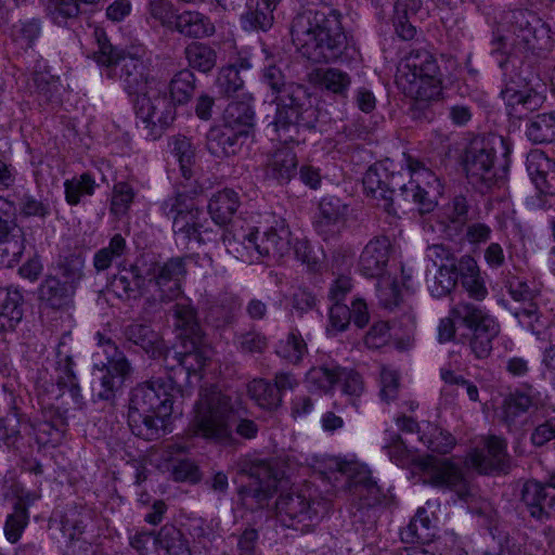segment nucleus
<instances>
[{
    "label": "nucleus",
    "instance_id": "nucleus-1",
    "mask_svg": "<svg viewBox=\"0 0 555 555\" xmlns=\"http://www.w3.org/2000/svg\"><path fill=\"white\" fill-rule=\"evenodd\" d=\"M408 168L411 180L402 183L400 173L389 170L387 163H378L371 166L363 177V188L367 196L376 201L387 214L395 215L392 194L396 189L402 191L406 197L411 196L421 214H426L437 205V197L441 194L442 186L438 177L417 159L408 157Z\"/></svg>",
    "mask_w": 555,
    "mask_h": 555
},
{
    "label": "nucleus",
    "instance_id": "nucleus-2",
    "mask_svg": "<svg viewBox=\"0 0 555 555\" xmlns=\"http://www.w3.org/2000/svg\"><path fill=\"white\" fill-rule=\"evenodd\" d=\"M233 415L234 408L231 397L217 386L205 387L199 392L191 429L195 436L228 446L234 441Z\"/></svg>",
    "mask_w": 555,
    "mask_h": 555
},
{
    "label": "nucleus",
    "instance_id": "nucleus-3",
    "mask_svg": "<svg viewBox=\"0 0 555 555\" xmlns=\"http://www.w3.org/2000/svg\"><path fill=\"white\" fill-rule=\"evenodd\" d=\"M398 88L409 98L428 102L440 96L442 80L435 56L425 50L412 51L399 65Z\"/></svg>",
    "mask_w": 555,
    "mask_h": 555
},
{
    "label": "nucleus",
    "instance_id": "nucleus-4",
    "mask_svg": "<svg viewBox=\"0 0 555 555\" xmlns=\"http://www.w3.org/2000/svg\"><path fill=\"white\" fill-rule=\"evenodd\" d=\"M146 287L143 292L145 299L144 311L150 313L177 299L181 294V282L185 278L184 258L172 257L167 261H153L144 271Z\"/></svg>",
    "mask_w": 555,
    "mask_h": 555
},
{
    "label": "nucleus",
    "instance_id": "nucleus-5",
    "mask_svg": "<svg viewBox=\"0 0 555 555\" xmlns=\"http://www.w3.org/2000/svg\"><path fill=\"white\" fill-rule=\"evenodd\" d=\"M451 314L470 332L468 346L476 359H487L492 351V343L499 336V322L480 306L459 301L451 308Z\"/></svg>",
    "mask_w": 555,
    "mask_h": 555
},
{
    "label": "nucleus",
    "instance_id": "nucleus-6",
    "mask_svg": "<svg viewBox=\"0 0 555 555\" xmlns=\"http://www.w3.org/2000/svg\"><path fill=\"white\" fill-rule=\"evenodd\" d=\"M99 50L95 52L96 61L105 66L113 67L115 74H119L125 88L130 94L137 96L149 90L150 86L157 85L154 80H147L144 75V65L138 52L134 54L118 52L108 41L107 37H95Z\"/></svg>",
    "mask_w": 555,
    "mask_h": 555
},
{
    "label": "nucleus",
    "instance_id": "nucleus-7",
    "mask_svg": "<svg viewBox=\"0 0 555 555\" xmlns=\"http://www.w3.org/2000/svg\"><path fill=\"white\" fill-rule=\"evenodd\" d=\"M545 85L539 77L529 73L528 68L516 73L514 69L506 74L505 86L501 96L511 107V114L522 117L528 112L535 109L543 101Z\"/></svg>",
    "mask_w": 555,
    "mask_h": 555
},
{
    "label": "nucleus",
    "instance_id": "nucleus-8",
    "mask_svg": "<svg viewBox=\"0 0 555 555\" xmlns=\"http://www.w3.org/2000/svg\"><path fill=\"white\" fill-rule=\"evenodd\" d=\"M134 108L146 135L153 139L158 138L176 117L173 105L162 94L157 85L150 86L149 90L137 96Z\"/></svg>",
    "mask_w": 555,
    "mask_h": 555
},
{
    "label": "nucleus",
    "instance_id": "nucleus-9",
    "mask_svg": "<svg viewBox=\"0 0 555 555\" xmlns=\"http://www.w3.org/2000/svg\"><path fill=\"white\" fill-rule=\"evenodd\" d=\"M305 93L300 86L288 85L278 92V112L272 122L273 131L284 145L299 143L300 131L298 121L301 115L300 95Z\"/></svg>",
    "mask_w": 555,
    "mask_h": 555
},
{
    "label": "nucleus",
    "instance_id": "nucleus-10",
    "mask_svg": "<svg viewBox=\"0 0 555 555\" xmlns=\"http://www.w3.org/2000/svg\"><path fill=\"white\" fill-rule=\"evenodd\" d=\"M149 14L169 30L181 35H212L215 26L210 20L197 11H184L176 15L173 4L169 0H150Z\"/></svg>",
    "mask_w": 555,
    "mask_h": 555
},
{
    "label": "nucleus",
    "instance_id": "nucleus-11",
    "mask_svg": "<svg viewBox=\"0 0 555 555\" xmlns=\"http://www.w3.org/2000/svg\"><path fill=\"white\" fill-rule=\"evenodd\" d=\"M175 384L172 377H168L138 385L131 391L128 412L157 413L160 416H170L172 412L171 391Z\"/></svg>",
    "mask_w": 555,
    "mask_h": 555
},
{
    "label": "nucleus",
    "instance_id": "nucleus-12",
    "mask_svg": "<svg viewBox=\"0 0 555 555\" xmlns=\"http://www.w3.org/2000/svg\"><path fill=\"white\" fill-rule=\"evenodd\" d=\"M495 149L489 140H476L467 149L464 169L469 182L481 191L490 189L498 181L494 168Z\"/></svg>",
    "mask_w": 555,
    "mask_h": 555
},
{
    "label": "nucleus",
    "instance_id": "nucleus-13",
    "mask_svg": "<svg viewBox=\"0 0 555 555\" xmlns=\"http://www.w3.org/2000/svg\"><path fill=\"white\" fill-rule=\"evenodd\" d=\"M14 203L0 196V267L15 266L25 249L23 229L14 218Z\"/></svg>",
    "mask_w": 555,
    "mask_h": 555
},
{
    "label": "nucleus",
    "instance_id": "nucleus-14",
    "mask_svg": "<svg viewBox=\"0 0 555 555\" xmlns=\"http://www.w3.org/2000/svg\"><path fill=\"white\" fill-rule=\"evenodd\" d=\"M345 20L336 10L327 13L308 10L297 14L291 24V35H346Z\"/></svg>",
    "mask_w": 555,
    "mask_h": 555
},
{
    "label": "nucleus",
    "instance_id": "nucleus-15",
    "mask_svg": "<svg viewBox=\"0 0 555 555\" xmlns=\"http://www.w3.org/2000/svg\"><path fill=\"white\" fill-rule=\"evenodd\" d=\"M241 472L249 477L250 482L240 489V495L243 500L253 499L258 506H263L278 487V478L271 466L262 460H255L244 462Z\"/></svg>",
    "mask_w": 555,
    "mask_h": 555
},
{
    "label": "nucleus",
    "instance_id": "nucleus-16",
    "mask_svg": "<svg viewBox=\"0 0 555 555\" xmlns=\"http://www.w3.org/2000/svg\"><path fill=\"white\" fill-rule=\"evenodd\" d=\"M325 508L324 503L308 500L300 493L281 494L276 501L278 517L287 527H293L294 521L300 524L317 520Z\"/></svg>",
    "mask_w": 555,
    "mask_h": 555
},
{
    "label": "nucleus",
    "instance_id": "nucleus-17",
    "mask_svg": "<svg viewBox=\"0 0 555 555\" xmlns=\"http://www.w3.org/2000/svg\"><path fill=\"white\" fill-rule=\"evenodd\" d=\"M420 467L425 473L429 483L437 487H447L455 491L459 498L469 495V486L462 472L452 463L428 456L420 461Z\"/></svg>",
    "mask_w": 555,
    "mask_h": 555
},
{
    "label": "nucleus",
    "instance_id": "nucleus-18",
    "mask_svg": "<svg viewBox=\"0 0 555 555\" xmlns=\"http://www.w3.org/2000/svg\"><path fill=\"white\" fill-rule=\"evenodd\" d=\"M392 249L391 241L387 236H376L369 241L359 259L362 274L367 278L383 276Z\"/></svg>",
    "mask_w": 555,
    "mask_h": 555
},
{
    "label": "nucleus",
    "instance_id": "nucleus-19",
    "mask_svg": "<svg viewBox=\"0 0 555 555\" xmlns=\"http://www.w3.org/2000/svg\"><path fill=\"white\" fill-rule=\"evenodd\" d=\"M184 198L179 195L170 197L163 204L164 211L173 215L172 229L176 234H184V237H195L199 231L201 224L198 217L201 211L193 205H186Z\"/></svg>",
    "mask_w": 555,
    "mask_h": 555
},
{
    "label": "nucleus",
    "instance_id": "nucleus-20",
    "mask_svg": "<svg viewBox=\"0 0 555 555\" xmlns=\"http://www.w3.org/2000/svg\"><path fill=\"white\" fill-rule=\"evenodd\" d=\"M508 292L515 301L528 304V307L515 309L514 315L532 332L539 333L543 324L540 323L537 305L532 302L533 291L527 282L519 278H512L508 281Z\"/></svg>",
    "mask_w": 555,
    "mask_h": 555
},
{
    "label": "nucleus",
    "instance_id": "nucleus-21",
    "mask_svg": "<svg viewBox=\"0 0 555 555\" xmlns=\"http://www.w3.org/2000/svg\"><path fill=\"white\" fill-rule=\"evenodd\" d=\"M469 462L479 473L490 474L494 470H504L507 463L506 443L503 439L490 436L486 439V452L474 451Z\"/></svg>",
    "mask_w": 555,
    "mask_h": 555
},
{
    "label": "nucleus",
    "instance_id": "nucleus-22",
    "mask_svg": "<svg viewBox=\"0 0 555 555\" xmlns=\"http://www.w3.org/2000/svg\"><path fill=\"white\" fill-rule=\"evenodd\" d=\"M307 81L339 98H347L351 86L349 74L336 67H317L307 74Z\"/></svg>",
    "mask_w": 555,
    "mask_h": 555
},
{
    "label": "nucleus",
    "instance_id": "nucleus-23",
    "mask_svg": "<svg viewBox=\"0 0 555 555\" xmlns=\"http://www.w3.org/2000/svg\"><path fill=\"white\" fill-rule=\"evenodd\" d=\"M527 170L535 188L543 194H555V162L540 150L527 156Z\"/></svg>",
    "mask_w": 555,
    "mask_h": 555
},
{
    "label": "nucleus",
    "instance_id": "nucleus-24",
    "mask_svg": "<svg viewBox=\"0 0 555 555\" xmlns=\"http://www.w3.org/2000/svg\"><path fill=\"white\" fill-rule=\"evenodd\" d=\"M95 339L98 344L93 353L94 366L101 371L107 366L121 375H130L132 372L131 364L113 339L102 333H96Z\"/></svg>",
    "mask_w": 555,
    "mask_h": 555
},
{
    "label": "nucleus",
    "instance_id": "nucleus-25",
    "mask_svg": "<svg viewBox=\"0 0 555 555\" xmlns=\"http://www.w3.org/2000/svg\"><path fill=\"white\" fill-rule=\"evenodd\" d=\"M291 230L284 220L276 221L275 224L259 235L258 254L262 257L280 259L291 250Z\"/></svg>",
    "mask_w": 555,
    "mask_h": 555
},
{
    "label": "nucleus",
    "instance_id": "nucleus-26",
    "mask_svg": "<svg viewBox=\"0 0 555 555\" xmlns=\"http://www.w3.org/2000/svg\"><path fill=\"white\" fill-rule=\"evenodd\" d=\"M245 137L242 130H234L224 125L212 128L207 134V150L218 158L235 155L241 150Z\"/></svg>",
    "mask_w": 555,
    "mask_h": 555
},
{
    "label": "nucleus",
    "instance_id": "nucleus-27",
    "mask_svg": "<svg viewBox=\"0 0 555 555\" xmlns=\"http://www.w3.org/2000/svg\"><path fill=\"white\" fill-rule=\"evenodd\" d=\"M297 39L295 43L299 46L301 55L314 63L333 62L341 53V44L336 37H308L305 41L300 37Z\"/></svg>",
    "mask_w": 555,
    "mask_h": 555
},
{
    "label": "nucleus",
    "instance_id": "nucleus-28",
    "mask_svg": "<svg viewBox=\"0 0 555 555\" xmlns=\"http://www.w3.org/2000/svg\"><path fill=\"white\" fill-rule=\"evenodd\" d=\"M124 334L129 341L140 346L151 357L167 359L169 350L160 335L151 326L133 323L125 328Z\"/></svg>",
    "mask_w": 555,
    "mask_h": 555
},
{
    "label": "nucleus",
    "instance_id": "nucleus-29",
    "mask_svg": "<svg viewBox=\"0 0 555 555\" xmlns=\"http://www.w3.org/2000/svg\"><path fill=\"white\" fill-rule=\"evenodd\" d=\"M521 501L537 519L548 518V509L555 507V495H550L545 487L535 480H528L521 489Z\"/></svg>",
    "mask_w": 555,
    "mask_h": 555
},
{
    "label": "nucleus",
    "instance_id": "nucleus-30",
    "mask_svg": "<svg viewBox=\"0 0 555 555\" xmlns=\"http://www.w3.org/2000/svg\"><path fill=\"white\" fill-rule=\"evenodd\" d=\"M298 160L289 147L276 150L266 165V177L280 184L288 183L297 172Z\"/></svg>",
    "mask_w": 555,
    "mask_h": 555
},
{
    "label": "nucleus",
    "instance_id": "nucleus-31",
    "mask_svg": "<svg viewBox=\"0 0 555 555\" xmlns=\"http://www.w3.org/2000/svg\"><path fill=\"white\" fill-rule=\"evenodd\" d=\"M224 243L228 251L233 254L235 258L243 262L251 263L261 258L258 254L259 248V231L250 228L248 232L224 236Z\"/></svg>",
    "mask_w": 555,
    "mask_h": 555
},
{
    "label": "nucleus",
    "instance_id": "nucleus-32",
    "mask_svg": "<svg viewBox=\"0 0 555 555\" xmlns=\"http://www.w3.org/2000/svg\"><path fill=\"white\" fill-rule=\"evenodd\" d=\"M23 296L12 288L0 287V333L12 332L23 319Z\"/></svg>",
    "mask_w": 555,
    "mask_h": 555
},
{
    "label": "nucleus",
    "instance_id": "nucleus-33",
    "mask_svg": "<svg viewBox=\"0 0 555 555\" xmlns=\"http://www.w3.org/2000/svg\"><path fill=\"white\" fill-rule=\"evenodd\" d=\"M154 544L164 550L167 555H199L190 546V541L173 525L163 526L154 538Z\"/></svg>",
    "mask_w": 555,
    "mask_h": 555
},
{
    "label": "nucleus",
    "instance_id": "nucleus-34",
    "mask_svg": "<svg viewBox=\"0 0 555 555\" xmlns=\"http://www.w3.org/2000/svg\"><path fill=\"white\" fill-rule=\"evenodd\" d=\"M167 417L157 413L128 412V424L132 434L137 437L144 440H154L165 431Z\"/></svg>",
    "mask_w": 555,
    "mask_h": 555
},
{
    "label": "nucleus",
    "instance_id": "nucleus-35",
    "mask_svg": "<svg viewBox=\"0 0 555 555\" xmlns=\"http://www.w3.org/2000/svg\"><path fill=\"white\" fill-rule=\"evenodd\" d=\"M76 291L60 282V280L47 275L40 285L39 297L47 306L53 309H62L73 302Z\"/></svg>",
    "mask_w": 555,
    "mask_h": 555
},
{
    "label": "nucleus",
    "instance_id": "nucleus-36",
    "mask_svg": "<svg viewBox=\"0 0 555 555\" xmlns=\"http://www.w3.org/2000/svg\"><path fill=\"white\" fill-rule=\"evenodd\" d=\"M238 206V194L233 190L224 189L212 195L208 204V212L217 224L223 225L231 221Z\"/></svg>",
    "mask_w": 555,
    "mask_h": 555
},
{
    "label": "nucleus",
    "instance_id": "nucleus-37",
    "mask_svg": "<svg viewBox=\"0 0 555 555\" xmlns=\"http://www.w3.org/2000/svg\"><path fill=\"white\" fill-rule=\"evenodd\" d=\"M511 24L509 31L513 34L524 33L526 35H547L551 26L535 13L528 10H515L506 15Z\"/></svg>",
    "mask_w": 555,
    "mask_h": 555
},
{
    "label": "nucleus",
    "instance_id": "nucleus-38",
    "mask_svg": "<svg viewBox=\"0 0 555 555\" xmlns=\"http://www.w3.org/2000/svg\"><path fill=\"white\" fill-rule=\"evenodd\" d=\"M352 500H359L361 507L373 506L379 503L382 492L370 473L359 472L349 482Z\"/></svg>",
    "mask_w": 555,
    "mask_h": 555
},
{
    "label": "nucleus",
    "instance_id": "nucleus-39",
    "mask_svg": "<svg viewBox=\"0 0 555 555\" xmlns=\"http://www.w3.org/2000/svg\"><path fill=\"white\" fill-rule=\"evenodd\" d=\"M255 113L250 104L246 101L231 102L223 113V125L234 129L242 130L247 135L254 126Z\"/></svg>",
    "mask_w": 555,
    "mask_h": 555
},
{
    "label": "nucleus",
    "instance_id": "nucleus-40",
    "mask_svg": "<svg viewBox=\"0 0 555 555\" xmlns=\"http://www.w3.org/2000/svg\"><path fill=\"white\" fill-rule=\"evenodd\" d=\"M420 7V0H398L395 3L392 25L396 35H404L405 33L413 35L416 33L414 22Z\"/></svg>",
    "mask_w": 555,
    "mask_h": 555
},
{
    "label": "nucleus",
    "instance_id": "nucleus-41",
    "mask_svg": "<svg viewBox=\"0 0 555 555\" xmlns=\"http://www.w3.org/2000/svg\"><path fill=\"white\" fill-rule=\"evenodd\" d=\"M111 286L120 298L135 297L137 294L143 297V292L146 287L145 274L137 266H131L130 276L127 274L116 275Z\"/></svg>",
    "mask_w": 555,
    "mask_h": 555
},
{
    "label": "nucleus",
    "instance_id": "nucleus-42",
    "mask_svg": "<svg viewBox=\"0 0 555 555\" xmlns=\"http://www.w3.org/2000/svg\"><path fill=\"white\" fill-rule=\"evenodd\" d=\"M431 529V520L427 511L418 508L409 525L401 530L400 537L404 543H425L429 542L434 537Z\"/></svg>",
    "mask_w": 555,
    "mask_h": 555
},
{
    "label": "nucleus",
    "instance_id": "nucleus-43",
    "mask_svg": "<svg viewBox=\"0 0 555 555\" xmlns=\"http://www.w3.org/2000/svg\"><path fill=\"white\" fill-rule=\"evenodd\" d=\"M83 260L77 256L65 257L61 259L53 271L48 274L50 278H55L64 284L77 289L79 283L83 278Z\"/></svg>",
    "mask_w": 555,
    "mask_h": 555
},
{
    "label": "nucleus",
    "instance_id": "nucleus-44",
    "mask_svg": "<svg viewBox=\"0 0 555 555\" xmlns=\"http://www.w3.org/2000/svg\"><path fill=\"white\" fill-rule=\"evenodd\" d=\"M320 215L315 222L320 233L327 235L328 225L339 223L347 214V205L336 197L323 198L320 203Z\"/></svg>",
    "mask_w": 555,
    "mask_h": 555
},
{
    "label": "nucleus",
    "instance_id": "nucleus-45",
    "mask_svg": "<svg viewBox=\"0 0 555 555\" xmlns=\"http://www.w3.org/2000/svg\"><path fill=\"white\" fill-rule=\"evenodd\" d=\"M169 149L171 154L179 162L182 176L185 179H190L192 177V166L195 162L196 152L191 140L181 134L173 135L169 140Z\"/></svg>",
    "mask_w": 555,
    "mask_h": 555
},
{
    "label": "nucleus",
    "instance_id": "nucleus-46",
    "mask_svg": "<svg viewBox=\"0 0 555 555\" xmlns=\"http://www.w3.org/2000/svg\"><path fill=\"white\" fill-rule=\"evenodd\" d=\"M249 397L263 409H275L282 402V396L264 379H254L247 386Z\"/></svg>",
    "mask_w": 555,
    "mask_h": 555
},
{
    "label": "nucleus",
    "instance_id": "nucleus-47",
    "mask_svg": "<svg viewBox=\"0 0 555 555\" xmlns=\"http://www.w3.org/2000/svg\"><path fill=\"white\" fill-rule=\"evenodd\" d=\"M527 137L534 143L555 141V114L537 115L527 127Z\"/></svg>",
    "mask_w": 555,
    "mask_h": 555
},
{
    "label": "nucleus",
    "instance_id": "nucleus-48",
    "mask_svg": "<svg viewBox=\"0 0 555 555\" xmlns=\"http://www.w3.org/2000/svg\"><path fill=\"white\" fill-rule=\"evenodd\" d=\"M456 281L455 263H439L437 273L428 280V289L434 297L439 298L449 294Z\"/></svg>",
    "mask_w": 555,
    "mask_h": 555
},
{
    "label": "nucleus",
    "instance_id": "nucleus-49",
    "mask_svg": "<svg viewBox=\"0 0 555 555\" xmlns=\"http://www.w3.org/2000/svg\"><path fill=\"white\" fill-rule=\"evenodd\" d=\"M99 383L93 385V393L100 400H112L130 375H121L112 367H105Z\"/></svg>",
    "mask_w": 555,
    "mask_h": 555
},
{
    "label": "nucleus",
    "instance_id": "nucleus-50",
    "mask_svg": "<svg viewBox=\"0 0 555 555\" xmlns=\"http://www.w3.org/2000/svg\"><path fill=\"white\" fill-rule=\"evenodd\" d=\"M194 75L190 70H181L175 75L169 85L172 105L188 103L193 96L195 85Z\"/></svg>",
    "mask_w": 555,
    "mask_h": 555
},
{
    "label": "nucleus",
    "instance_id": "nucleus-51",
    "mask_svg": "<svg viewBox=\"0 0 555 555\" xmlns=\"http://www.w3.org/2000/svg\"><path fill=\"white\" fill-rule=\"evenodd\" d=\"M127 249L126 240L120 234H115L108 246L101 248L94 254L93 266L96 271L108 269L113 261L124 255Z\"/></svg>",
    "mask_w": 555,
    "mask_h": 555
},
{
    "label": "nucleus",
    "instance_id": "nucleus-52",
    "mask_svg": "<svg viewBox=\"0 0 555 555\" xmlns=\"http://www.w3.org/2000/svg\"><path fill=\"white\" fill-rule=\"evenodd\" d=\"M192 350L175 353V359L181 366V370L186 374L201 371L206 365V362L210 357L208 348L196 346L194 343H192Z\"/></svg>",
    "mask_w": 555,
    "mask_h": 555
},
{
    "label": "nucleus",
    "instance_id": "nucleus-53",
    "mask_svg": "<svg viewBox=\"0 0 555 555\" xmlns=\"http://www.w3.org/2000/svg\"><path fill=\"white\" fill-rule=\"evenodd\" d=\"M307 344L298 331H292L278 346L276 353L291 363H299L307 353Z\"/></svg>",
    "mask_w": 555,
    "mask_h": 555
},
{
    "label": "nucleus",
    "instance_id": "nucleus-54",
    "mask_svg": "<svg viewBox=\"0 0 555 555\" xmlns=\"http://www.w3.org/2000/svg\"><path fill=\"white\" fill-rule=\"evenodd\" d=\"M185 54L189 64L203 73L209 72L215 65V52L206 44L192 42L185 49Z\"/></svg>",
    "mask_w": 555,
    "mask_h": 555
},
{
    "label": "nucleus",
    "instance_id": "nucleus-55",
    "mask_svg": "<svg viewBox=\"0 0 555 555\" xmlns=\"http://www.w3.org/2000/svg\"><path fill=\"white\" fill-rule=\"evenodd\" d=\"M64 186L67 203L77 205L81 196L93 194L95 181L90 173H82L79 178L66 180Z\"/></svg>",
    "mask_w": 555,
    "mask_h": 555
},
{
    "label": "nucleus",
    "instance_id": "nucleus-56",
    "mask_svg": "<svg viewBox=\"0 0 555 555\" xmlns=\"http://www.w3.org/2000/svg\"><path fill=\"white\" fill-rule=\"evenodd\" d=\"M65 344L61 343L56 350V373L57 384L70 389L77 388V379L74 373L72 356L64 350Z\"/></svg>",
    "mask_w": 555,
    "mask_h": 555
},
{
    "label": "nucleus",
    "instance_id": "nucleus-57",
    "mask_svg": "<svg viewBox=\"0 0 555 555\" xmlns=\"http://www.w3.org/2000/svg\"><path fill=\"white\" fill-rule=\"evenodd\" d=\"M28 524L27 508L21 503H17L14 507V512L7 518L4 526V534L10 543H16L25 527Z\"/></svg>",
    "mask_w": 555,
    "mask_h": 555
},
{
    "label": "nucleus",
    "instance_id": "nucleus-58",
    "mask_svg": "<svg viewBox=\"0 0 555 555\" xmlns=\"http://www.w3.org/2000/svg\"><path fill=\"white\" fill-rule=\"evenodd\" d=\"M429 427V437L427 438L425 435L420 436V440L424 442V444L431 451L437 453H448L455 446L454 437L448 433L438 428L436 426Z\"/></svg>",
    "mask_w": 555,
    "mask_h": 555
},
{
    "label": "nucleus",
    "instance_id": "nucleus-59",
    "mask_svg": "<svg viewBox=\"0 0 555 555\" xmlns=\"http://www.w3.org/2000/svg\"><path fill=\"white\" fill-rule=\"evenodd\" d=\"M135 197L133 188L128 182H118L114 185L111 211L114 215H125Z\"/></svg>",
    "mask_w": 555,
    "mask_h": 555
},
{
    "label": "nucleus",
    "instance_id": "nucleus-60",
    "mask_svg": "<svg viewBox=\"0 0 555 555\" xmlns=\"http://www.w3.org/2000/svg\"><path fill=\"white\" fill-rule=\"evenodd\" d=\"M242 28L245 31H268L273 24V15L260 9L250 10L241 16Z\"/></svg>",
    "mask_w": 555,
    "mask_h": 555
},
{
    "label": "nucleus",
    "instance_id": "nucleus-61",
    "mask_svg": "<svg viewBox=\"0 0 555 555\" xmlns=\"http://www.w3.org/2000/svg\"><path fill=\"white\" fill-rule=\"evenodd\" d=\"M338 369H328L326 366L312 367L307 373V383L322 391L331 390L337 383Z\"/></svg>",
    "mask_w": 555,
    "mask_h": 555
},
{
    "label": "nucleus",
    "instance_id": "nucleus-62",
    "mask_svg": "<svg viewBox=\"0 0 555 555\" xmlns=\"http://www.w3.org/2000/svg\"><path fill=\"white\" fill-rule=\"evenodd\" d=\"M533 405L532 397L527 392L516 391L504 403V417L513 422L517 416L527 412Z\"/></svg>",
    "mask_w": 555,
    "mask_h": 555
},
{
    "label": "nucleus",
    "instance_id": "nucleus-63",
    "mask_svg": "<svg viewBox=\"0 0 555 555\" xmlns=\"http://www.w3.org/2000/svg\"><path fill=\"white\" fill-rule=\"evenodd\" d=\"M377 297L380 306L385 309L393 310L401 300L398 284L390 278H382L377 284Z\"/></svg>",
    "mask_w": 555,
    "mask_h": 555
},
{
    "label": "nucleus",
    "instance_id": "nucleus-64",
    "mask_svg": "<svg viewBox=\"0 0 555 555\" xmlns=\"http://www.w3.org/2000/svg\"><path fill=\"white\" fill-rule=\"evenodd\" d=\"M238 308L240 302L235 296L224 295L219 298L216 305L210 307L209 314L215 318L218 323L227 324L231 322Z\"/></svg>",
    "mask_w": 555,
    "mask_h": 555
}]
</instances>
